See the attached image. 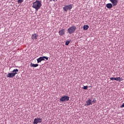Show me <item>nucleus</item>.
<instances>
[{
    "mask_svg": "<svg viewBox=\"0 0 124 124\" xmlns=\"http://www.w3.org/2000/svg\"><path fill=\"white\" fill-rule=\"evenodd\" d=\"M42 2L41 0H36L33 2L32 7L35 9L36 11H38V9H40V7L42 6Z\"/></svg>",
    "mask_w": 124,
    "mask_h": 124,
    "instance_id": "f257e3e1",
    "label": "nucleus"
},
{
    "mask_svg": "<svg viewBox=\"0 0 124 124\" xmlns=\"http://www.w3.org/2000/svg\"><path fill=\"white\" fill-rule=\"evenodd\" d=\"M19 70L18 69H14L13 70V73H8L7 75V78H13L15 76L16 74H18V72Z\"/></svg>",
    "mask_w": 124,
    "mask_h": 124,
    "instance_id": "f03ea898",
    "label": "nucleus"
},
{
    "mask_svg": "<svg viewBox=\"0 0 124 124\" xmlns=\"http://www.w3.org/2000/svg\"><path fill=\"white\" fill-rule=\"evenodd\" d=\"M76 31V27L75 26L70 27L67 30L68 33L72 34Z\"/></svg>",
    "mask_w": 124,
    "mask_h": 124,
    "instance_id": "7ed1b4c3",
    "label": "nucleus"
},
{
    "mask_svg": "<svg viewBox=\"0 0 124 124\" xmlns=\"http://www.w3.org/2000/svg\"><path fill=\"white\" fill-rule=\"evenodd\" d=\"M64 11H67V10H71L72 9V4H70L69 5H65L63 7Z\"/></svg>",
    "mask_w": 124,
    "mask_h": 124,
    "instance_id": "20e7f679",
    "label": "nucleus"
},
{
    "mask_svg": "<svg viewBox=\"0 0 124 124\" xmlns=\"http://www.w3.org/2000/svg\"><path fill=\"white\" fill-rule=\"evenodd\" d=\"M68 100H69V96H62L60 98V101L64 102V101H68Z\"/></svg>",
    "mask_w": 124,
    "mask_h": 124,
    "instance_id": "39448f33",
    "label": "nucleus"
},
{
    "mask_svg": "<svg viewBox=\"0 0 124 124\" xmlns=\"http://www.w3.org/2000/svg\"><path fill=\"white\" fill-rule=\"evenodd\" d=\"M42 122V119L39 118H35L34 120L33 124H38V123H40Z\"/></svg>",
    "mask_w": 124,
    "mask_h": 124,
    "instance_id": "423d86ee",
    "label": "nucleus"
},
{
    "mask_svg": "<svg viewBox=\"0 0 124 124\" xmlns=\"http://www.w3.org/2000/svg\"><path fill=\"white\" fill-rule=\"evenodd\" d=\"M92 100L89 99L86 101V104H85V106H89L90 105H92L93 103H92Z\"/></svg>",
    "mask_w": 124,
    "mask_h": 124,
    "instance_id": "0eeeda50",
    "label": "nucleus"
},
{
    "mask_svg": "<svg viewBox=\"0 0 124 124\" xmlns=\"http://www.w3.org/2000/svg\"><path fill=\"white\" fill-rule=\"evenodd\" d=\"M59 35L61 36L63 35L65 33V29H62L59 31Z\"/></svg>",
    "mask_w": 124,
    "mask_h": 124,
    "instance_id": "6e6552de",
    "label": "nucleus"
},
{
    "mask_svg": "<svg viewBox=\"0 0 124 124\" xmlns=\"http://www.w3.org/2000/svg\"><path fill=\"white\" fill-rule=\"evenodd\" d=\"M37 37H38V35L37 34L35 33L33 34H32V36L31 37V38L32 39V40H36L37 39Z\"/></svg>",
    "mask_w": 124,
    "mask_h": 124,
    "instance_id": "1a4fd4ad",
    "label": "nucleus"
},
{
    "mask_svg": "<svg viewBox=\"0 0 124 124\" xmlns=\"http://www.w3.org/2000/svg\"><path fill=\"white\" fill-rule=\"evenodd\" d=\"M110 1L112 3L113 6L117 5L118 0H110Z\"/></svg>",
    "mask_w": 124,
    "mask_h": 124,
    "instance_id": "9d476101",
    "label": "nucleus"
},
{
    "mask_svg": "<svg viewBox=\"0 0 124 124\" xmlns=\"http://www.w3.org/2000/svg\"><path fill=\"white\" fill-rule=\"evenodd\" d=\"M42 61H44V59H43V57H41L40 58H39L37 60V63H39V62H42Z\"/></svg>",
    "mask_w": 124,
    "mask_h": 124,
    "instance_id": "9b49d317",
    "label": "nucleus"
},
{
    "mask_svg": "<svg viewBox=\"0 0 124 124\" xmlns=\"http://www.w3.org/2000/svg\"><path fill=\"white\" fill-rule=\"evenodd\" d=\"M107 8H112L113 7V5L111 3H108L106 5Z\"/></svg>",
    "mask_w": 124,
    "mask_h": 124,
    "instance_id": "f8f14e48",
    "label": "nucleus"
},
{
    "mask_svg": "<svg viewBox=\"0 0 124 124\" xmlns=\"http://www.w3.org/2000/svg\"><path fill=\"white\" fill-rule=\"evenodd\" d=\"M31 66H32V67H37V66H38V64H32L31 63Z\"/></svg>",
    "mask_w": 124,
    "mask_h": 124,
    "instance_id": "ddd939ff",
    "label": "nucleus"
},
{
    "mask_svg": "<svg viewBox=\"0 0 124 124\" xmlns=\"http://www.w3.org/2000/svg\"><path fill=\"white\" fill-rule=\"evenodd\" d=\"M90 28V27H89L88 25H84L83 26V30L84 31H87V30H88V29H89Z\"/></svg>",
    "mask_w": 124,
    "mask_h": 124,
    "instance_id": "4468645a",
    "label": "nucleus"
},
{
    "mask_svg": "<svg viewBox=\"0 0 124 124\" xmlns=\"http://www.w3.org/2000/svg\"><path fill=\"white\" fill-rule=\"evenodd\" d=\"M24 1V0H18L17 2L18 3H22Z\"/></svg>",
    "mask_w": 124,
    "mask_h": 124,
    "instance_id": "2eb2a0df",
    "label": "nucleus"
},
{
    "mask_svg": "<svg viewBox=\"0 0 124 124\" xmlns=\"http://www.w3.org/2000/svg\"><path fill=\"white\" fill-rule=\"evenodd\" d=\"M70 43V41H67L65 42V45H66V46L69 45Z\"/></svg>",
    "mask_w": 124,
    "mask_h": 124,
    "instance_id": "dca6fc26",
    "label": "nucleus"
},
{
    "mask_svg": "<svg viewBox=\"0 0 124 124\" xmlns=\"http://www.w3.org/2000/svg\"><path fill=\"white\" fill-rule=\"evenodd\" d=\"M119 79H120V77L114 78V80L115 81H119Z\"/></svg>",
    "mask_w": 124,
    "mask_h": 124,
    "instance_id": "f3484780",
    "label": "nucleus"
},
{
    "mask_svg": "<svg viewBox=\"0 0 124 124\" xmlns=\"http://www.w3.org/2000/svg\"><path fill=\"white\" fill-rule=\"evenodd\" d=\"M43 58L44 60V59H45L46 61H48V60L49 59V58H48L46 56H44V57H43Z\"/></svg>",
    "mask_w": 124,
    "mask_h": 124,
    "instance_id": "a211bd4d",
    "label": "nucleus"
},
{
    "mask_svg": "<svg viewBox=\"0 0 124 124\" xmlns=\"http://www.w3.org/2000/svg\"><path fill=\"white\" fill-rule=\"evenodd\" d=\"M84 90H87L88 89V86H84L83 87Z\"/></svg>",
    "mask_w": 124,
    "mask_h": 124,
    "instance_id": "6ab92c4d",
    "label": "nucleus"
},
{
    "mask_svg": "<svg viewBox=\"0 0 124 124\" xmlns=\"http://www.w3.org/2000/svg\"><path fill=\"white\" fill-rule=\"evenodd\" d=\"M121 81H123V78L120 77V79H119V82H121Z\"/></svg>",
    "mask_w": 124,
    "mask_h": 124,
    "instance_id": "aec40b11",
    "label": "nucleus"
},
{
    "mask_svg": "<svg viewBox=\"0 0 124 124\" xmlns=\"http://www.w3.org/2000/svg\"><path fill=\"white\" fill-rule=\"evenodd\" d=\"M124 103H123V104L122 106H120L121 108H124Z\"/></svg>",
    "mask_w": 124,
    "mask_h": 124,
    "instance_id": "412c9836",
    "label": "nucleus"
},
{
    "mask_svg": "<svg viewBox=\"0 0 124 124\" xmlns=\"http://www.w3.org/2000/svg\"><path fill=\"white\" fill-rule=\"evenodd\" d=\"M110 80H115V78H110Z\"/></svg>",
    "mask_w": 124,
    "mask_h": 124,
    "instance_id": "4be33fe9",
    "label": "nucleus"
},
{
    "mask_svg": "<svg viewBox=\"0 0 124 124\" xmlns=\"http://www.w3.org/2000/svg\"><path fill=\"white\" fill-rule=\"evenodd\" d=\"M93 102H94V103H95V102H96V101L95 99H93Z\"/></svg>",
    "mask_w": 124,
    "mask_h": 124,
    "instance_id": "5701e85b",
    "label": "nucleus"
},
{
    "mask_svg": "<svg viewBox=\"0 0 124 124\" xmlns=\"http://www.w3.org/2000/svg\"><path fill=\"white\" fill-rule=\"evenodd\" d=\"M53 1L54 2L58 1V0H53Z\"/></svg>",
    "mask_w": 124,
    "mask_h": 124,
    "instance_id": "b1692460",
    "label": "nucleus"
},
{
    "mask_svg": "<svg viewBox=\"0 0 124 124\" xmlns=\"http://www.w3.org/2000/svg\"><path fill=\"white\" fill-rule=\"evenodd\" d=\"M54 1V0H50V1Z\"/></svg>",
    "mask_w": 124,
    "mask_h": 124,
    "instance_id": "393cba45",
    "label": "nucleus"
}]
</instances>
